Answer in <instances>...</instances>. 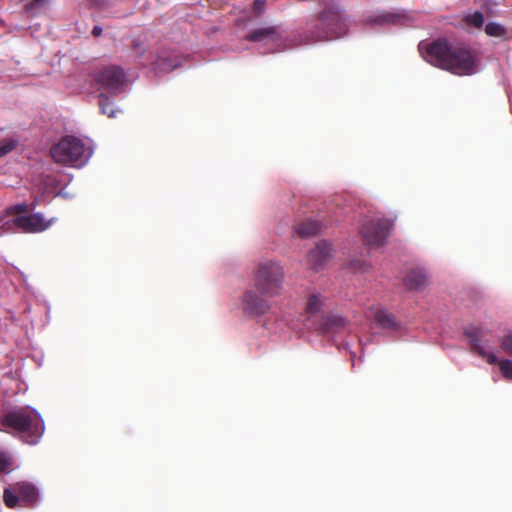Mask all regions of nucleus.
<instances>
[{"label": "nucleus", "mask_w": 512, "mask_h": 512, "mask_svg": "<svg viewBox=\"0 0 512 512\" xmlns=\"http://www.w3.org/2000/svg\"><path fill=\"white\" fill-rule=\"evenodd\" d=\"M419 50L428 63L458 76L474 74L479 63L478 53L470 45L452 43L445 38L420 44Z\"/></svg>", "instance_id": "1"}, {"label": "nucleus", "mask_w": 512, "mask_h": 512, "mask_svg": "<svg viewBox=\"0 0 512 512\" xmlns=\"http://www.w3.org/2000/svg\"><path fill=\"white\" fill-rule=\"evenodd\" d=\"M322 11L306 22L305 29L289 39L288 47L339 38L346 33L344 15L334 0L323 3Z\"/></svg>", "instance_id": "2"}, {"label": "nucleus", "mask_w": 512, "mask_h": 512, "mask_svg": "<svg viewBox=\"0 0 512 512\" xmlns=\"http://www.w3.org/2000/svg\"><path fill=\"white\" fill-rule=\"evenodd\" d=\"M0 425L4 432L19 437L23 442L36 444L44 432L41 416L33 409L20 407L3 413Z\"/></svg>", "instance_id": "3"}, {"label": "nucleus", "mask_w": 512, "mask_h": 512, "mask_svg": "<svg viewBox=\"0 0 512 512\" xmlns=\"http://www.w3.org/2000/svg\"><path fill=\"white\" fill-rule=\"evenodd\" d=\"M284 268L280 262L265 259L260 261L252 273V285L262 295L276 297L284 287Z\"/></svg>", "instance_id": "4"}, {"label": "nucleus", "mask_w": 512, "mask_h": 512, "mask_svg": "<svg viewBox=\"0 0 512 512\" xmlns=\"http://www.w3.org/2000/svg\"><path fill=\"white\" fill-rule=\"evenodd\" d=\"M90 154L84 142L74 136L62 137L50 149V155L56 163L71 167L83 166Z\"/></svg>", "instance_id": "5"}, {"label": "nucleus", "mask_w": 512, "mask_h": 512, "mask_svg": "<svg viewBox=\"0 0 512 512\" xmlns=\"http://www.w3.org/2000/svg\"><path fill=\"white\" fill-rule=\"evenodd\" d=\"M95 82L112 95L121 94L125 89V72L116 65L101 68L94 77Z\"/></svg>", "instance_id": "6"}, {"label": "nucleus", "mask_w": 512, "mask_h": 512, "mask_svg": "<svg viewBox=\"0 0 512 512\" xmlns=\"http://www.w3.org/2000/svg\"><path fill=\"white\" fill-rule=\"evenodd\" d=\"M392 223L387 219H371L366 221L361 229L363 241L370 247H380L389 236Z\"/></svg>", "instance_id": "7"}, {"label": "nucleus", "mask_w": 512, "mask_h": 512, "mask_svg": "<svg viewBox=\"0 0 512 512\" xmlns=\"http://www.w3.org/2000/svg\"><path fill=\"white\" fill-rule=\"evenodd\" d=\"M266 295H262L253 286L247 290L242 297L243 312L251 316H260L267 313L271 304Z\"/></svg>", "instance_id": "8"}, {"label": "nucleus", "mask_w": 512, "mask_h": 512, "mask_svg": "<svg viewBox=\"0 0 512 512\" xmlns=\"http://www.w3.org/2000/svg\"><path fill=\"white\" fill-rule=\"evenodd\" d=\"M12 224L23 233H41L47 230L54 222V219H45L41 213H33L29 215L17 216Z\"/></svg>", "instance_id": "9"}, {"label": "nucleus", "mask_w": 512, "mask_h": 512, "mask_svg": "<svg viewBox=\"0 0 512 512\" xmlns=\"http://www.w3.org/2000/svg\"><path fill=\"white\" fill-rule=\"evenodd\" d=\"M414 20V17L405 10L383 11L369 16L367 23L374 25H405Z\"/></svg>", "instance_id": "10"}, {"label": "nucleus", "mask_w": 512, "mask_h": 512, "mask_svg": "<svg viewBox=\"0 0 512 512\" xmlns=\"http://www.w3.org/2000/svg\"><path fill=\"white\" fill-rule=\"evenodd\" d=\"M349 327V321L336 313H329L322 316L314 329L323 334H337L346 331Z\"/></svg>", "instance_id": "11"}, {"label": "nucleus", "mask_w": 512, "mask_h": 512, "mask_svg": "<svg viewBox=\"0 0 512 512\" xmlns=\"http://www.w3.org/2000/svg\"><path fill=\"white\" fill-rule=\"evenodd\" d=\"M465 336L469 339L473 352L483 358H486L489 364H496L500 362L495 354L488 352V350H485V347L480 344L484 337V332L481 329H467L465 331Z\"/></svg>", "instance_id": "12"}, {"label": "nucleus", "mask_w": 512, "mask_h": 512, "mask_svg": "<svg viewBox=\"0 0 512 512\" xmlns=\"http://www.w3.org/2000/svg\"><path fill=\"white\" fill-rule=\"evenodd\" d=\"M282 39V32L280 26L270 25L257 28L251 31L246 40L250 42H278Z\"/></svg>", "instance_id": "13"}, {"label": "nucleus", "mask_w": 512, "mask_h": 512, "mask_svg": "<svg viewBox=\"0 0 512 512\" xmlns=\"http://www.w3.org/2000/svg\"><path fill=\"white\" fill-rule=\"evenodd\" d=\"M331 246L325 241H322L312 249L307 257V265L309 269L318 271L323 267L328 258L330 257Z\"/></svg>", "instance_id": "14"}, {"label": "nucleus", "mask_w": 512, "mask_h": 512, "mask_svg": "<svg viewBox=\"0 0 512 512\" xmlns=\"http://www.w3.org/2000/svg\"><path fill=\"white\" fill-rule=\"evenodd\" d=\"M326 298L319 293H312L309 295L305 312L307 314V319L311 322L313 328L315 327V323L319 321V319L323 316L321 312L325 307Z\"/></svg>", "instance_id": "15"}, {"label": "nucleus", "mask_w": 512, "mask_h": 512, "mask_svg": "<svg viewBox=\"0 0 512 512\" xmlns=\"http://www.w3.org/2000/svg\"><path fill=\"white\" fill-rule=\"evenodd\" d=\"M15 490L19 494L21 507L32 508L38 500V490L32 483L17 482L15 483Z\"/></svg>", "instance_id": "16"}, {"label": "nucleus", "mask_w": 512, "mask_h": 512, "mask_svg": "<svg viewBox=\"0 0 512 512\" xmlns=\"http://www.w3.org/2000/svg\"><path fill=\"white\" fill-rule=\"evenodd\" d=\"M376 323L383 329L398 330L400 323L396 320L395 316L385 309H378L374 314Z\"/></svg>", "instance_id": "17"}, {"label": "nucleus", "mask_w": 512, "mask_h": 512, "mask_svg": "<svg viewBox=\"0 0 512 512\" xmlns=\"http://www.w3.org/2000/svg\"><path fill=\"white\" fill-rule=\"evenodd\" d=\"M427 284L426 274L421 270H411L405 277V285L410 290H421Z\"/></svg>", "instance_id": "18"}, {"label": "nucleus", "mask_w": 512, "mask_h": 512, "mask_svg": "<svg viewBox=\"0 0 512 512\" xmlns=\"http://www.w3.org/2000/svg\"><path fill=\"white\" fill-rule=\"evenodd\" d=\"M294 229L300 237L307 238L317 235L321 230V224L318 221L308 219L296 224Z\"/></svg>", "instance_id": "19"}, {"label": "nucleus", "mask_w": 512, "mask_h": 512, "mask_svg": "<svg viewBox=\"0 0 512 512\" xmlns=\"http://www.w3.org/2000/svg\"><path fill=\"white\" fill-rule=\"evenodd\" d=\"M4 504L10 508L21 506V501L18 492L15 490V484L6 487L3 491Z\"/></svg>", "instance_id": "20"}, {"label": "nucleus", "mask_w": 512, "mask_h": 512, "mask_svg": "<svg viewBox=\"0 0 512 512\" xmlns=\"http://www.w3.org/2000/svg\"><path fill=\"white\" fill-rule=\"evenodd\" d=\"M153 64L155 66V70H157L159 72H169L179 66L178 61L172 60V59H166L163 57H158L157 60Z\"/></svg>", "instance_id": "21"}, {"label": "nucleus", "mask_w": 512, "mask_h": 512, "mask_svg": "<svg viewBox=\"0 0 512 512\" xmlns=\"http://www.w3.org/2000/svg\"><path fill=\"white\" fill-rule=\"evenodd\" d=\"M98 105L102 114L107 115L108 117L115 116L116 112L113 109V104L104 93H101L98 96Z\"/></svg>", "instance_id": "22"}, {"label": "nucleus", "mask_w": 512, "mask_h": 512, "mask_svg": "<svg viewBox=\"0 0 512 512\" xmlns=\"http://www.w3.org/2000/svg\"><path fill=\"white\" fill-rule=\"evenodd\" d=\"M463 21L469 26L480 29L484 24V16L481 12L476 11L473 14L466 15Z\"/></svg>", "instance_id": "23"}, {"label": "nucleus", "mask_w": 512, "mask_h": 512, "mask_svg": "<svg viewBox=\"0 0 512 512\" xmlns=\"http://www.w3.org/2000/svg\"><path fill=\"white\" fill-rule=\"evenodd\" d=\"M485 33L491 37H502L506 34V29L498 23L489 22L485 26Z\"/></svg>", "instance_id": "24"}, {"label": "nucleus", "mask_w": 512, "mask_h": 512, "mask_svg": "<svg viewBox=\"0 0 512 512\" xmlns=\"http://www.w3.org/2000/svg\"><path fill=\"white\" fill-rule=\"evenodd\" d=\"M36 207V203H32L30 206H28L25 203H20L16 205H12L7 208L6 212L9 215H18L28 212L29 210H33Z\"/></svg>", "instance_id": "25"}, {"label": "nucleus", "mask_w": 512, "mask_h": 512, "mask_svg": "<svg viewBox=\"0 0 512 512\" xmlns=\"http://www.w3.org/2000/svg\"><path fill=\"white\" fill-rule=\"evenodd\" d=\"M18 145L16 139H4L0 142V158L12 152Z\"/></svg>", "instance_id": "26"}, {"label": "nucleus", "mask_w": 512, "mask_h": 512, "mask_svg": "<svg viewBox=\"0 0 512 512\" xmlns=\"http://www.w3.org/2000/svg\"><path fill=\"white\" fill-rule=\"evenodd\" d=\"M500 348L506 354L512 356V331H509L500 338Z\"/></svg>", "instance_id": "27"}, {"label": "nucleus", "mask_w": 512, "mask_h": 512, "mask_svg": "<svg viewBox=\"0 0 512 512\" xmlns=\"http://www.w3.org/2000/svg\"><path fill=\"white\" fill-rule=\"evenodd\" d=\"M499 368L506 379L512 380V360L505 359L499 363Z\"/></svg>", "instance_id": "28"}, {"label": "nucleus", "mask_w": 512, "mask_h": 512, "mask_svg": "<svg viewBox=\"0 0 512 512\" xmlns=\"http://www.w3.org/2000/svg\"><path fill=\"white\" fill-rule=\"evenodd\" d=\"M12 466V460L6 452L0 451V473L7 471Z\"/></svg>", "instance_id": "29"}, {"label": "nucleus", "mask_w": 512, "mask_h": 512, "mask_svg": "<svg viewBox=\"0 0 512 512\" xmlns=\"http://www.w3.org/2000/svg\"><path fill=\"white\" fill-rule=\"evenodd\" d=\"M266 1L265 0H254L253 11L261 15L265 11Z\"/></svg>", "instance_id": "30"}, {"label": "nucleus", "mask_w": 512, "mask_h": 512, "mask_svg": "<svg viewBox=\"0 0 512 512\" xmlns=\"http://www.w3.org/2000/svg\"><path fill=\"white\" fill-rule=\"evenodd\" d=\"M483 332H484V337H483V340L480 342L481 345H483L485 347V350H488V348L490 347L489 345V333L488 331L480 328Z\"/></svg>", "instance_id": "31"}, {"label": "nucleus", "mask_w": 512, "mask_h": 512, "mask_svg": "<svg viewBox=\"0 0 512 512\" xmlns=\"http://www.w3.org/2000/svg\"><path fill=\"white\" fill-rule=\"evenodd\" d=\"M47 2V0H33L31 2V6L33 8H39V7H42L43 5H45Z\"/></svg>", "instance_id": "32"}, {"label": "nucleus", "mask_w": 512, "mask_h": 512, "mask_svg": "<svg viewBox=\"0 0 512 512\" xmlns=\"http://www.w3.org/2000/svg\"><path fill=\"white\" fill-rule=\"evenodd\" d=\"M91 33L94 37H99L102 34V28L99 26H94Z\"/></svg>", "instance_id": "33"}, {"label": "nucleus", "mask_w": 512, "mask_h": 512, "mask_svg": "<svg viewBox=\"0 0 512 512\" xmlns=\"http://www.w3.org/2000/svg\"><path fill=\"white\" fill-rule=\"evenodd\" d=\"M3 25V21L0 19V27Z\"/></svg>", "instance_id": "34"}]
</instances>
